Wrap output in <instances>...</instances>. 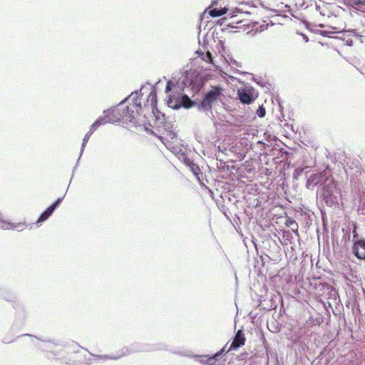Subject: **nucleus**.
I'll return each instance as SVG.
<instances>
[{"label":"nucleus","mask_w":365,"mask_h":365,"mask_svg":"<svg viewBox=\"0 0 365 365\" xmlns=\"http://www.w3.org/2000/svg\"><path fill=\"white\" fill-rule=\"evenodd\" d=\"M170 90V82H168L166 85V88H165V91L166 92L168 93L169 91Z\"/></svg>","instance_id":"nucleus-27"},{"label":"nucleus","mask_w":365,"mask_h":365,"mask_svg":"<svg viewBox=\"0 0 365 365\" xmlns=\"http://www.w3.org/2000/svg\"><path fill=\"white\" fill-rule=\"evenodd\" d=\"M300 310L301 314L298 317V336L302 333V326L309 328L314 324V319L309 309V304L298 300V311ZM299 340L298 339V341Z\"/></svg>","instance_id":"nucleus-4"},{"label":"nucleus","mask_w":365,"mask_h":365,"mask_svg":"<svg viewBox=\"0 0 365 365\" xmlns=\"http://www.w3.org/2000/svg\"><path fill=\"white\" fill-rule=\"evenodd\" d=\"M306 28L314 34H319L324 37H331V34L340 33L336 27L331 26L325 29V24H304Z\"/></svg>","instance_id":"nucleus-8"},{"label":"nucleus","mask_w":365,"mask_h":365,"mask_svg":"<svg viewBox=\"0 0 365 365\" xmlns=\"http://www.w3.org/2000/svg\"><path fill=\"white\" fill-rule=\"evenodd\" d=\"M168 104H169V105H170V103H171V101H170V100H169V101H168Z\"/></svg>","instance_id":"nucleus-30"},{"label":"nucleus","mask_w":365,"mask_h":365,"mask_svg":"<svg viewBox=\"0 0 365 365\" xmlns=\"http://www.w3.org/2000/svg\"><path fill=\"white\" fill-rule=\"evenodd\" d=\"M342 231L344 232V235L341 241L344 242V245H346V243L350 242L351 240V231L349 228H342Z\"/></svg>","instance_id":"nucleus-18"},{"label":"nucleus","mask_w":365,"mask_h":365,"mask_svg":"<svg viewBox=\"0 0 365 365\" xmlns=\"http://www.w3.org/2000/svg\"><path fill=\"white\" fill-rule=\"evenodd\" d=\"M315 146V143L313 140L304 138L301 132H299L298 136V177L307 169L311 168L315 163L314 160L311 156L309 150Z\"/></svg>","instance_id":"nucleus-3"},{"label":"nucleus","mask_w":365,"mask_h":365,"mask_svg":"<svg viewBox=\"0 0 365 365\" xmlns=\"http://www.w3.org/2000/svg\"><path fill=\"white\" fill-rule=\"evenodd\" d=\"M310 170L306 171L304 179L306 180V187L313 189L318 186L321 192V197L327 206L332 207L334 209L343 207V197L341 188L338 183L334 180H329L328 177L322 173H308Z\"/></svg>","instance_id":"nucleus-1"},{"label":"nucleus","mask_w":365,"mask_h":365,"mask_svg":"<svg viewBox=\"0 0 365 365\" xmlns=\"http://www.w3.org/2000/svg\"><path fill=\"white\" fill-rule=\"evenodd\" d=\"M148 106H150V108L152 110V112L154 115H155V110L158 111L157 108V93L155 91H152L147 99Z\"/></svg>","instance_id":"nucleus-15"},{"label":"nucleus","mask_w":365,"mask_h":365,"mask_svg":"<svg viewBox=\"0 0 365 365\" xmlns=\"http://www.w3.org/2000/svg\"><path fill=\"white\" fill-rule=\"evenodd\" d=\"M106 121L104 120L103 117L97 119L91 126L89 132L93 133L100 125L106 124Z\"/></svg>","instance_id":"nucleus-17"},{"label":"nucleus","mask_w":365,"mask_h":365,"mask_svg":"<svg viewBox=\"0 0 365 365\" xmlns=\"http://www.w3.org/2000/svg\"><path fill=\"white\" fill-rule=\"evenodd\" d=\"M333 302L335 304V307L332 308V312L334 315H340L341 314V311L344 310L343 305L341 302L340 298L337 297H334L333 298Z\"/></svg>","instance_id":"nucleus-16"},{"label":"nucleus","mask_w":365,"mask_h":365,"mask_svg":"<svg viewBox=\"0 0 365 365\" xmlns=\"http://www.w3.org/2000/svg\"><path fill=\"white\" fill-rule=\"evenodd\" d=\"M298 35L302 36V38H303V40H304L305 42H308V41H309V38H308V36H307L306 34H303L302 32H299V31H298Z\"/></svg>","instance_id":"nucleus-26"},{"label":"nucleus","mask_w":365,"mask_h":365,"mask_svg":"<svg viewBox=\"0 0 365 365\" xmlns=\"http://www.w3.org/2000/svg\"><path fill=\"white\" fill-rule=\"evenodd\" d=\"M257 114L259 118H263L265 115L266 110L263 106L259 107V108L257 110Z\"/></svg>","instance_id":"nucleus-22"},{"label":"nucleus","mask_w":365,"mask_h":365,"mask_svg":"<svg viewBox=\"0 0 365 365\" xmlns=\"http://www.w3.org/2000/svg\"><path fill=\"white\" fill-rule=\"evenodd\" d=\"M222 88L217 86L214 87L212 90L207 93L200 103V106L204 110H212V106L217 103L222 96Z\"/></svg>","instance_id":"nucleus-5"},{"label":"nucleus","mask_w":365,"mask_h":365,"mask_svg":"<svg viewBox=\"0 0 365 365\" xmlns=\"http://www.w3.org/2000/svg\"><path fill=\"white\" fill-rule=\"evenodd\" d=\"M348 32L350 33V35H352L356 38H361V37L365 36V29H364L361 32H359V33L356 32V29H351Z\"/></svg>","instance_id":"nucleus-19"},{"label":"nucleus","mask_w":365,"mask_h":365,"mask_svg":"<svg viewBox=\"0 0 365 365\" xmlns=\"http://www.w3.org/2000/svg\"><path fill=\"white\" fill-rule=\"evenodd\" d=\"M329 305L330 307H331V302H329Z\"/></svg>","instance_id":"nucleus-32"},{"label":"nucleus","mask_w":365,"mask_h":365,"mask_svg":"<svg viewBox=\"0 0 365 365\" xmlns=\"http://www.w3.org/2000/svg\"><path fill=\"white\" fill-rule=\"evenodd\" d=\"M228 26H230V27L232 28V29L236 28L235 26H230V24H228Z\"/></svg>","instance_id":"nucleus-28"},{"label":"nucleus","mask_w":365,"mask_h":365,"mask_svg":"<svg viewBox=\"0 0 365 365\" xmlns=\"http://www.w3.org/2000/svg\"><path fill=\"white\" fill-rule=\"evenodd\" d=\"M26 225L24 222L13 223L0 217V228L2 230H24Z\"/></svg>","instance_id":"nucleus-14"},{"label":"nucleus","mask_w":365,"mask_h":365,"mask_svg":"<svg viewBox=\"0 0 365 365\" xmlns=\"http://www.w3.org/2000/svg\"><path fill=\"white\" fill-rule=\"evenodd\" d=\"M142 111L141 99L136 98L129 106L121 103L117 107L104 111L103 118L106 123L132 122L135 114H140Z\"/></svg>","instance_id":"nucleus-2"},{"label":"nucleus","mask_w":365,"mask_h":365,"mask_svg":"<svg viewBox=\"0 0 365 365\" xmlns=\"http://www.w3.org/2000/svg\"><path fill=\"white\" fill-rule=\"evenodd\" d=\"M202 59L207 63H213L212 54L210 51H207L205 54H202Z\"/></svg>","instance_id":"nucleus-20"},{"label":"nucleus","mask_w":365,"mask_h":365,"mask_svg":"<svg viewBox=\"0 0 365 365\" xmlns=\"http://www.w3.org/2000/svg\"><path fill=\"white\" fill-rule=\"evenodd\" d=\"M351 253L358 259L365 261V238L356 232L353 233Z\"/></svg>","instance_id":"nucleus-6"},{"label":"nucleus","mask_w":365,"mask_h":365,"mask_svg":"<svg viewBox=\"0 0 365 365\" xmlns=\"http://www.w3.org/2000/svg\"><path fill=\"white\" fill-rule=\"evenodd\" d=\"M339 39L345 41V44L349 46H351L353 45V40L351 38L345 39L344 37H339Z\"/></svg>","instance_id":"nucleus-23"},{"label":"nucleus","mask_w":365,"mask_h":365,"mask_svg":"<svg viewBox=\"0 0 365 365\" xmlns=\"http://www.w3.org/2000/svg\"><path fill=\"white\" fill-rule=\"evenodd\" d=\"M61 201L62 198H58L51 205H50L41 214L36 222L38 223L46 220L52 215L55 209L58 206Z\"/></svg>","instance_id":"nucleus-12"},{"label":"nucleus","mask_w":365,"mask_h":365,"mask_svg":"<svg viewBox=\"0 0 365 365\" xmlns=\"http://www.w3.org/2000/svg\"><path fill=\"white\" fill-rule=\"evenodd\" d=\"M240 101L244 104H250L255 100L253 89L241 88L237 91Z\"/></svg>","instance_id":"nucleus-10"},{"label":"nucleus","mask_w":365,"mask_h":365,"mask_svg":"<svg viewBox=\"0 0 365 365\" xmlns=\"http://www.w3.org/2000/svg\"><path fill=\"white\" fill-rule=\"evenodd\" d=\"M302 258V259L300 262L301 268L299 272L298 273V278L300 275H302V277H306V272H309V269L312 266L311 257L308 254L304 255V253L303 252Z\"/></svg>","instance_id":"nucleus-11"},{"label":"nucleus","mask_w":365,"mask_h":365,"mask_svg":"<svg viewBox=\"0 0 365 365\" xmlns=\"http://www.w3.org/2000/svg\"><path fill=\"white\" fill-rule=\"evenodd\" d=\"M236 23H237V24L242 23V20L237 21V22H236Z\"/></svg>","instance_id":"nucleus-29"},{"label":"nucleus","mask_w":365,"mask_h":365,"mask_svg":"<svg viewBox=\"0 0 365 365\" xmlns=\"http://www.w3.org/2000/svg\"><path fill=\"white\" fill-rule=\"evenodd\" d=\"M182 102H183V104H184L185 107L189 108V107L192 106V103L190 101V99L187 97V96H184L182 98Z\"/></svg>","instance_id":"nucleus-21"},{"label":"nucleus","mask_w":365,"mask_h":365,"mask_svg":"<svg viewBox=\"0 0 365 365\" xmlns=\"http://www.w3.org/2000/svg\"><path fill=\"white\" fill-rule=\"evenodd\" d=\"M245 341L246 338L244 332L241 329L238 330L233 339V341L228 351L231 349H237L240 346L245 345Z\"/></svg>","instance_id":"nucleus-13"},{"label":"nucleus","mask_w":365,"mask_h":365,"mask_svg":"<svg viewBox=\"0 0 365 365\" xmlns=\"http://www.w3.org/2000/svg\"><path fill=\"white\" fill-rule=\"evenodd\" d=\"M217 4V1H212L210 5L204 11L202 20L205 17L212 16V17H219L224 14H226L228 9L226 7L223 8H217L216 6Z\"/></svg>","instance_id":"nucleus-9"},{"label":"nucleus","mask_w":365,"mask_h":365,"mask_svg":"<svg viewBox=\"0 0 365 365\" xmlns=\"http://www.w3.org/2000/svg\"><path fill=\"white\" fill-rule=\"evenodd\" d=\"M228 16H230V17H233V15H231L230 14H228Z\"/></svg>","instance_id":"nucleus-31"},{"label":"nucleus","mask_w":365,"mask_h":365,"mask_svg":"<svg viewBox=\"0 0 365 365\" xmlns=\"http://www.w3.org/2000/svg\"><path fill=\"white\" fill-rule=\"evenodd\" d=\"M225 351V348L222 349L219 352H217V354H215L212 358L210 359V361H216L217 358L218 356H220L221 355V354Z\"/></svg>","instance_id":"nucleus-24"},{"label":"nucleus","mask_w":365,"mask_h":365,"mask_svg":"<svg viewBox=\"0 0 365 365\" xmlns=\"http://www.w3.org/2000/svg\"><path fill=\"white\" fill-rule=\"evenodd\" d=\"M92 135V133H91L90 132H88V133L86 134L84 138H83V145H84L86 143L88 142V140H89V138L90 136Z\"/></svg>","instance_id":"nucleus-25"},{"label":"nucleus","mask_w":365,"mask_h":365,"mask_svg":"<svg viewBox=\"0 0 365 365\" xmlns=\"http://www.w3.org/2000/svg\"><path fill=\"white\" fill-rule=\"evenodd\" d=\"M316 216L311 210L304 205L298 207V221H301L302 226L304 228L309 227L313 221L315 220Z\"/></svg>","instance_id":"nucleus-7"}]
</instances>
